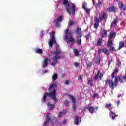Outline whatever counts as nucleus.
I'll list each match as a JSON object with an SVG mask.
<instances>
[{
	"label": "nucleus",
	"instance_id": "38",
	"mask_svg": "<svg viewBox=\"0 0 126 126\" xmlns=\"http://www.w3.org/2000/svg\"><path fill=\"white\" fill-rule=\"evenodd\" d=\"M98 27H99V23H94V28H95V29H98Z\"/></svg>",
	"mask_w": 126,
	"mask_h": 126
},
{
	"label": "nucleus",
	"instance_id": "50",
	"mask_svg": "<svg viewBox=\"0 0 126 126\" xmlns=\"http://www.w3.org/2000/svg\"><path fill=\"white\" fill-rule=\"evenodd\" d=\"M119 81H120V83H123V82H124V80H123V79L120 78L119 79Z\"/></svg>",
	"mask_w": 126,
	"mask_h": 126
},
{
	"label": "nucleus",
	"instance_id": "54",
	"mask_svg": "<svg viewBox=\"0 0 126 126\" xmlns=\"http://www.w3.org/2000/svg\"><path fill=\"white\" fill-rule=\"evenodd\" d=\"M63 125H65V124H66V120H64V121H63Z\"/></svg>",
	"mask_w": 126,
	"mask_h": 126
},
{
	"label": "nucleus",
	"instance_id": "19",
	"mask_svg": "<svg viewBox=\"0 0 126 126\" xmlns=\"http://www.w3.org/2000/svg\"><path fill=\"white\" fill-rule=\"evenodd\" d=\"M119 72V68H115L111 74V78H115V74H117Z\"/></svg>",
	"mask_w": 126,
	"mask_h": 126
},
{
	"label": "nucleus",
	"instance_id": "10",
	"mask_svg": "<svg viewBox=\"0 0 126 126\" xmlns=\"http://www.w3.org/2000/svg\"><path fill=\"white\" fill-rule=\"evenodd\" d=\"M118 4L120 9H122L124 11H126V5L124 4L123 2L119 1L118 2Z\"/></svg>",
	"mask_w": 126,
	"mask_h": 126
},
{
	"label": "nucleus",
	"instance_id": "4",
	"mask_svg": "<svg viewBox=\"0 0 126 126\" xmlns=\"http://www.w3.org/2000/svg\"><path fill=\"white\" fill-rule=\"evenodd\" d=\"M65 34V35L64 38L65 40H67V43L70 42L71 44L73 45V44H74V39H73V38L71 36V32H69V30H66Z\"/></svg>",
	"mask_w": 126,
	"mask_h": 126
},
{
	"label": "nucleus",
	"instance_id": "44",
	"mask_svg": "<svg viewBox=\"0 0 126 126\" xmlns=\"http://www.w3.org/2000/svg\"><path fill=\"white\" fill-rule=\"evenodd\" d=\"M99 20H100V19H98V18H96L94 20V23H99Z\"/></svg>",
	"mask_w": 126,
	"mask_h": 126
},
{
	"label": "nucleus",
	"instance_id": "31",
	"mask_svg": "<svg viewBox=\"0 0 126 126\" xmlns=\"http://www.w3.org/2000/svg\"><path fill=\"white\" fill-rule=\"evenodd\" d=\"M47 106L48 107H50L51 110H54V109L55 108V104H51V103L48 102L47 103Z\"/></svg>",
	"mask_w": 126,
	"mask_h": 126
},
{
	"label": "nucleus",
	"instance_id": "15",
	"mask_svg": "<svg viewBox=\"0 0 126 126\" xmlns=\"http://www.w3.org/2000/svg\"><path fill=\"white\" fill-rule=\"evenodd\" d=\"M48 63H51V59H48V58H45L44 59L43 63V67H46L47 65L48 64Z\"/></svg>",
	"mask_w": 126,
	"mask_h": 126
},
{
	"label": "nucleus",
	"instance_id": "52",
	"mask_svg": "<svg viewBox=\"0 0 126 126\" xmlns=\"http://www.w3.org/2000/svg\"><path fill=\"white\" fill-rule=\"evenodd\" d=\"M65 76V74L64 73L62 74L61 75V77H62V78H63V77H64Z\"/></svg>",
	"mask_w": 126,
	"mask_h": 126
},
{
	"label": "nucleus",
	"instance_id": "58",
	"mask_svg": "<svg viewBox=\"0 0 126 126\" xmlns=\"http://www.w3.org/2000/svg\"><path fill=\"white\" fill-rule=\"evenodd\" d=\"M79 80H82V76H79Z\"/></svg>",
	"mask_w": 126,
	"mask_h": 126
},
{
	"label": "nucleus",
	"instance_id": "14",
	"mask_svg": "<svg viewBox=\"0 0 126 126\" xmlns=\"http://www.w3.org/2000/svg\"><path fill=\"white\" fill-rule=\"evenodd\" d=\"M86 6H87V3L85 2H83L82 8L84 10H85L86 13H88L89 14L90 13L91 10L90 9L86 8Z\"/></svg>",
	"mask_w": 126,
	"mask_h": 126
},
{
	"label": "nucleus",
	"instance_id": "13",
	"mask_svg": "<svg viewBox=\"0 0 126 126\" xmlns=\"http://www.w3.org/2000/svg\"><path fill=\"white\" fill-rule=\"evenodd\" d=\"M107 18H108V14H107V13L104 12L102 16H101L99 18V20L101 22L102 21H104V20H106V19H107Z\"/></svg>",
	"mask_w": 126,
	"mask_h": 126
},
{
	"label": "nucleus",
	"instance_id": "47",
	"mask_svg": "<svg viewBox=\"0 0 126 126\" xmlns=\"http://www.w3.org/2000/svg\"><path fill=\"white\" fill-rule=\"evenodd\" d=\"M84 93H85V94H88V93H89V90H88V89H86V90L84 91Z\"/></svg>",
	"mask_w": 126,
	"mask_h": 126
},
{
	"label": "nucleus",
	"instance_id": "17",
	"mask_svg": "<svg viewBox=\"0 0 126 126\" xmlns=\"http://www.w3.org/2000/svg\"><path fill=\"white\" fill-rule=\"evenodd\" d=\"M107 46L108 47H110V48L109 49V51L110 52H116L117 50L115 49V47H114L113 46H114V43H112V44L111 43H107Z\"/></svg>",
	"mask_w": 126,
	"mask_h": 126
},
{
	"label": "nucleus",
	"instance_id": "8",
	"mask_svg": "<svg viewBox=\"0 0 126 126\" xmlns=\"http://www.w3.org/2000/svg\"><path fill=\"white\" fill-rule=\"evenodd\" d=\"M106 11H108V12H113V13H116V12L118 11V8L115 6V5H112L106 9Z\"/></svg>",
	"mask_w": 126,
	"mask_h": 126
},
{
	"label": "nucleus",
	"instance_id": "12",
	"mask_svg": "<svg viewBox=\"0 0 126 126\" xmlns=\"http://www.w3.org/2000/svg\"><path fill=\"white\" fill-rule=\"evenodd\" d=\"M88 107H86L87 110H88L89 112L91 113V114H94V112H95V108L91 106V104H89Z\"/></svg>",
	"mask_w": 126,
	"mask_h": 126
},
{
	"label": "nucleus",
	"instance_id": "32",
	"mask_svg": "<svg viewBox=\"0 0 126 126\" xmlns=\"http://www.w3.org/2000/svg\"><path fill=\"white\" fill-rule=\"evenodd\" d=\"M87 67L90 68L92 66V62L91 61H88L87 63Z\"/></svg>",
	"mask_w": 126,
	"mask_h": 126
},
{
	"label": "nucleus",
	"instance_id": "26",
	"mask_svg": "<svg viewBox=\"0 0 126 126\" xmlns=\"http://www.w3.org/2000/svg\"><path fill=\"white\" fill-rule=\"evenodd\" d=\"M102 53L105 54V55H106V56H109V51H108V49H107L106 48H102Z\"/></svg>",
	"mask_w": 126,
	"mask_h": 126
},
{
	"label": "nucleus",
	"instance_id": "1",
	"mask_svg": "<svg viewBox=\"0 0 126 126\" xmlns=\"http://www.w3.org/2000/svg\"><path fill=\"white\" fill-rule=\"evenodd\" d=\"M55 54V56H53L52 60V62L51 63L52 65L55 66L57 63H58V60H60V59H62L63 58V56H59L60 54H62V50L60 49V45L58 44H56L55 51L54 52Z\"/></svg>",
	"mask_w": 126,
	"mask_h": 126
},
{
	"label": "nucleus",
	"instance_id": "51",
	"mask_svg": "<svg viewBox=\"0 0 126 126\" xmlns=\"http://www.w3.org/2000/svg\"><path fill=\"white\" fill-rule=\"evenodd\" d=\"M75 65L76 66V67H77V66H79V64L78 63L76 62V63H75Z\"/></svg>",
	"mask_w": 126,
	"mask_h": 126
},
{
	"label": "nucleus",
	"instance_id": "3",
	"mask_svg": "<svg viewBox=\"0 0 126 126\" xmlns=\"http://www.w3.org/2000/svg\"><path fill=\"white\" fill-rule=\"evenodd\" d=\"M57 96V91L55 89L53 90L49 93H44L43 96L42 98V102L43 103L46 102V99H47V97H52L53 101H55V102H58V100L57 99L56 97Z\"/></svg>",
	"mask_w": 126,
	"mask_h": 126
},
{
	"label": "nucleus",
	"instance_id": "2",
	"mask_svg": "<svg viewBox=\"0 0 126 126\" xmlns=\"http://www.w3.org/2000/svg\"><path fill=\"white\" fill-rule=\"evenodd\" d=\"M62 4L63 6H65L66 12H67L68 14H70L71 12L72 14H75V4L74 3H72L70 7V4H69L68 0H63Z\"/></svg>",
	"mask_w": 126,
	"mask_h": 126
},
{
	"label": "nucleus",
	"instance_id": "42",
	"mask_svg": "<svg viewBox=\"0 0 126 126\" xmlns=\"http://www.w3.org/2000/svg\"><path fill=\"white\" fill-rule=\"evenodd\" d=\"M74 21H71L70 22L68 23L69 26H72V25H74Z\"/></svg>",
	"mask_w": 126,
	"mask_h": 126
},
{
	"label": "nucleus",
	"instance_id": "23",
	"mask_svg": "<svg viewBox=\"0 0 126 126\" xmlns=\"http://www.w3.org/2000/svg\"><path fill=\"white\" fill-rule=\"evenodd\" d=\"M124 47H125V42H124V41H120L119 42L118 50H121V49H122V48H124Z\"/></svg>",
	"mask_w": 126,
	"mask_h": 126
},
{
	"label": "nucleus",
	"instance_id": "56",
	"mask_svg": "<svg viewBox=\"0 0 126 126\" xmlns=\"http://www.w3.org/2000/svg\"><path fill=\"white\" fill-rule=\"evenodd\" d=\"M117 106H119V105H120V100H119L118 101H117Z\"/></svg>",
	"mask_w": 126,
	"mask_h": 126
},
{
	"label": "nucleus",
	"instance_id": "55",
	"mask_svg": "<svg viewBox=\"0 0 126 126\" xmlns=\"http://www.w3.org/2000/svg\"><path fill=\"white\" fill-rule=\"evenodd\" d=\"M111 63H112V60H111V61H108V65H110V64H111Z\"/></svg>",
	"mask_w": 126,
	"mask_h": 126
},
{
	"label": "nucleus",
	"instance_id": "16",
	"mask_svg": "<svg viewBox=\"0 0 126 126\" xmlns=\"http://www.w3.org/2000/svg\"><path fill=\"white\" fill-rule=\"evenodd\" d=\"M109 111L110 112L109 113L110 118H112V120H115V119L118 117V115H116V113L111 111V109H109Z\"/></svg>",
	"mask_w": 126,
	"mask_h": 126
},
{
	"label": "nucleus",
	"instance_id": "40",
	"mask_svg": "<svg viewBox=\"0 0 126 126\" xmlns=\"http://www.w3.org/2000/svg\"><path fill=\"white\" fill-rule=\"evenodd\" d=\"M103 3H104V1H101L98 0V5L99 7H101V6H102V4H103Z\"/></svg>",
	"mask_w": 126,
	"mask_h": 126
},
{
	"label": "nucleus",
	"instance_id": "63",
	"mask_svg": "<svg viewBox=\"0 0 126 126\" xmlns=\"http://www.w3.org/2000/svg\"><path fill=\"white\" fill-rule=\"evenodd\" d=\"M98 109H99V107L98 106L95 107V110H98Z\"/></svg>",
	"mask_w": 126,
	"mask_h": 126
},
{
	"label": "nucleus",
	"instance_id": "24",
	"mask_svg": "<svg viewBox=\"0 0 126 126\" xmlns=\"http://www.w3.org/2000/svg\"><path fill=\"white\" fill-rule=\"evenodd\" d=\"M117 23H118V20L117 19V18L114 19L113 21L111 23L110 25L111 28H112V27H113L114 25H116Z\"/></svg>",
	"mask_w": 126,
	"mask_h": 126
},
{
	"label": "nucleus",
	"instance_id": "11",
	"mask_svg": "<svg viewBox=\"0 0 126 126\" xmlns=\"http://www.w3.org/2000/svg\"><path fill=\"white\" fill-rule=\"evenodd\" d=\"M51 117H50V113H47L46 117V121L44 122V125L45 126H47V124H49L51 122Z\"/></svg>",
	"mask_w": 126,
	"mask_h": 126
},
{
	"label": "nucleus",
	"instance_id": "43",
	"mask_svg": "<svg viewBox=\"0 0 126 126\" xmlns=\"http://www.w3.org/2000/svg\"><path fill=\"white\" fill-rule=\"evenodd\" d=\"M101 61V60H100V59L99 58H97L96 59V63H97V64H100V62Z\"/></svg>",
	"mask_w": 126,
	"mask_h": 126
},
{
	"label": "nucleus",
	"instance_id": "49",
	"mask_svg": "<svg viewBox=\"0 0 126 126\" xmlns=\"http://www.w3.org/2000/svg\"><path fill=\"white\" fill-rule=\"evenodd\" d=\"M98 55H101V53H102V49H99L98 50Z\"/></svg>",
	"mask_w": 126,
	"mask_h": 126
},
{
	"label": "nucleus",
	"instance_id": "9",
	"mask_svg": "<svg viewBox=\"0 0 126 126\" xmlns=\"http://www.w3.org/2000/svg\"><path fill=\"white\" fill-rule=\"evenodd\" d=\"M63 20V15H61L57 17V21L56 23V26L57 27H60V23Z\"/></svg>",
	"mask_w": 126,
	"mask_h": 126
},
{
	"label": "nucleus",
	"instance_id": "6",
	"mask_svg": "<svg viewBox=\"0 0 126 126\" xmlns=\"http://www.w3.org/2000/svg\"><path fill=\"white\" fill-rule=\"evenodd\" d=\"M105 81V86H107V84L109 85V88L111 89V90H114L116 87L117 86V83H115L114 81L112 80L107 79Z\"/></svg>",
	"mask_w": 126,
	"mask_h": 126
},
{
	"label": "nucleus",
	"instance_id": "48",
	"mask_svg": "<svg viewBox=\"0 0 126 126\" xmlns=\"http://www.w3.org/2000/svg\"><path fill=\"white\" fill-rule=\"evenodd\" d=\"M69 82H70L69 80H65V84H69Z\"/></svg>",
	"mask_w": 126,
	"mask_h": 126
},
{
	"label": "nucleus",
	"instance_id": "62",
	"mask_svg": "<svg viewBox=\"0 0 126 126\" xmlns=\"http://www.w3.org/2000/svg\"><path fill=\"white\" fill-rule=\"evenodd\" d=\"M122 94H119L117 96L118 98H120V97H121Z\"/></svg>",
	"mask_w": 126,
	"mask_h": 126
},
{
	"label": "nucleus",
	"instance_id": "5",
	"mask_svg": "<svg viewBox=\"0 0 126 126\" xmlns=\"http://www.w3.org/2000/svg\"><path fill=\"white\" fill-rule=\"evenodd\" d=\"M51 38L49 42V48H52L54 44H57V41H56V37H55V32H53L52 31L50 33Z\"/></svg>",
	"mask_w": 126,
	"mask_h": 126
},
{
	"label": "nucleus",
	"instance_id": "37",
	"mask_svg": "<svg viewBox=\"0 0 126 126\" xmlns=\"http://www.w3.org/2000/svg\"><path fill=\"white\" fill-rule=\"evenodd\" d=\"M64 104L65 107H68V105H69V101H67V100H65L64 101Z\"/></svg>",
	"mask_w": 126,
	"mask_h": 126
},
{
	"label": "nucleus",
	"instance_id": "34",
	"mask_svg": "<svg viewBox=\"0 0 126 126\" xmlns=\"http://www.w3.org/2000/svg\"><path fill=\"white\" fill-rule=\"evenodd\" d=\"M58 78V74L54 73L52 76V80H57Z\"/></svg>",
	"mask_w": 126,
	"mask_h": 126
},
{
	"label": "nucleus",
	"instance_id": "39",
	"mask_svg": "<svg viewBox=\"0 0 126 126\" xmlns=\"http://www.w3.org/2000/svg\"><path fill=\"white\" fill-rule=\"evenodd\" d=\"M96 97H97V98H99V94L97 93L94 94L92 96L93 98L94 99L96 98Z\"/></svg>",
	"mask_w": 126,
	"mask_h": 126
},
{
	"label": "nucleus",
	"instance_id": "30",
	"mask_svg": "<svg viewBox=\"0 0 126 126\" xmlns=\"http://www.w3.org/2000/svg\"><path fill=\"white\" fill-rule=\"evenodd\" d=\"M101 72V71L98 70L97 73L96 74H95V76L94 77V80H97L98 79V78L99 77V74H100V73Z\"/></svg>",
	"mask_w": 126,
	"mask_h": 126
},
{
	"label": "nucleus",
	"instance_id": "35",
	"mask_svg": "<svg viewBox=\"0 0 126 126\" xmlns=\"http://www.w3.org/2000/svg\"><path fill=\"white\" fill-rule=\"evenodd\" d=\"M85 38L86 39L87 41H89V38H91V35L90 32H89V33L85 36Z\"/></svg>",
	"mask_w": 126,
	"mask_h": 126
},
{
	"label": "nucleus",
	"instance_id": "33",
	"mask_svg": "<svg viewBox=\"0 0 126 126\" xmlns=\"http://www.w3.org/2000/svg\"><path fill=\"white\" fill-rule=\"evenodd\" d=\"M120 78H121V77L120 76H116L115 77V80H114L115 83L117 84L118 82H119Z\"/></svg>",
	"mask_w": 126,
	"mask_h": 126
},
{
	"label": "nucleus",
	"instance_id": "45",
	"mask_svg": "<svg viewBox=\"0 0 126 126\" xmlns=\"http://www.w3.org/2000/svg\"><path fill=\"white\" fill-rule=\"evenodd\" d=\"M76 34H79V27H77V30L75 32Z\"/></svg>",
	"mask_w": 126,
	"mask_h": 126
},
{
	"label": "nucleus",
	"instance_id": "27",
	"mask_svg": "<svg viewBox=\"0 0 126 126\" xmlns=\"http://www.w3.org/2000/svg\"><path fill=\"white\" fill-rule=\"evenodd\" d=\"M102 42H103V39L98 38L97 41L96 46H101L102 45Z\"/></svg>",
	"mask_w": 126,
	"mask_h": 126
},
{
	"label": "nucleus",
	"instance_id": "46",
	"mask_svg": "<svg viewBox=\"0 0 126 126\" xmlns=\"http://www.w3.org/2000/svg\"><path fill=\"white\" fill-rule=\"evenodd\" d=\"M103 75L102 73H99V78L101 80L102 79V78L103 77Z\"/></svg>",
	"mask_w": 126,
	"mask_h": 126
},
{
	"label": "nucleus",
	"instance_id": "41",
	"mask_svg": "<svg viewBox=\"0 0 126 126\" xmlns=\"http://www.w3.org/2000/svg\"><path fill=\"white\" fill-rule=\"evenodd\" d=\"M73 52L75 56H78L79 55L78 50H77V49H73Z\"/></svg>",
	"mask_w": 126,
	"mask_h": 126
},
{
	"label": "nucleus",
	"instance_id": "57",
	"mask_svg": "<svg viewBox=\"0 0 126 126\" xmlns=\"http://www.w3.org/2000/svg\"><path fill=\"white\" fill-rule=\"evenodd\" d=\"M123 79L126 80V73L125 76H123Z\"/></svg>",
	"mask_w": 126,
	"mask_h": 126
},
{
	"label": "nucleus",
	"instance_id": "53",
	"mask_svg": "<svg viewBox=\"0 0 126 126\" xmlns=\"http://www.w3.org/2000/svg\"><path fill=\"white\" fill-rule=\"evenodd\" d=\"M121 61H120V60H118V65H119V66L121 65Z\"/></svg>",
	"mask_w": 126,
	"mask_h": 126
},
{
	"label": "nucleus",
	"instance_id": "60",
	"mask_svg": "<svg viewBox=\"0 0 126 126\" xmlns=\"http://www.w3.org/2000/svg\"><path fill=\"white\" fill-rule=\"evenodd\" d=\"M79 45H81V39L80 38L79 40Z\"/></svg>",
	"mask_w": 126,
	"mask_h": 126
},
{
	"label": "nucleus",
	"instance_id": "59",
	"mask_svg": "<svg viewBox=\"0 0 126 126\" xmlns=\"http://www.w3.org/2000/svg\"><path fill=\"white\" fill-rule=\"evenodd\" d=\"M93 4H95V0H92Z\"/></svg>",
	"mask_w": 126,
	"mask_h": 126
},
{
	"label": "nucleus",
	"instance_id": "7",
	"mask_svg": "<svg viewBox=\"0 0 126 126\" xmlns=\"http://www.w3.org/2000/svg\"><path fill=\"white\" fill-rule=\"evenodd\" d=\"M116 35L117 33H116V32H111L108 36L107 43L113 44V43H114L115 41V38H116Z\"/></svg>",
	"mask_w": 126,
	"mask_h": 126
},
{
	"label": "nucleus",
	"instance_id": "36",
	"mask_svg": "<svg viewBox=\"0 0 126 126\" xmlns=\"http://www.w3.org/2000/svg\"><path fill=\"white\" fill-rule=\"evenodd\" d=\"M112 107V104L111 103H106L105 105V107L106 108V109H109Z\"/></svg>",
	"mask_w": 126,
	"mask_h": 126
},
{
	"label": "nucleus",
	"instance_id": "21",
	"mask_svg": "<svg viewBox=\"0 0 126 126\" xmlns=\"http://www.w3.org/2000/svg\"><path fill=\"white\" fill-rule=\"evenodd\" d=\"M107 35H108L107 31L105 29H103V31H102V33H101L102 38H105V37H107Z\"/></svg>",
	"mask_w": 126,
	"mask_h": 126
},
{
	"label": "nucleus",
	"instance_id": "29",
	"mask_svg": "<svg viewBox=\"0 0 126 126\" xmlns=\"http://www.w3.org/2000/svg\"><path fill=\"white\" fill-rule=\"evenodd\" d=\"M35 53L36 54H39V55H42L43 54V50L41 49L37 48L35 50Z\"/></svg>",
	"mask_w": 126,
	"mask_h": 126
},
{
	"label": "nucleus",
	"instance_id": "64",
	"mask_svg": "<svg viewBox=\"0 0 126 126\" xmlns=\"http://www.w3.org/2000/svg\"><path fill=\"white\" fill-rule=\"evenodd\" d=\"M77 43H78V44H79V39H78V40H77Z\"/></svg>",
	"mask_w": 126,
	"mask_h": 126
},
{
	"label": "nucleus",
	"instance_id": "61",
	"mask_svg": "<svg viewBox=\"0 0 126 126\" xmlns=\"http://www.w3.org/2000/svg\"><path fill=\"white\" fill-rule=\"evenodd\" d=\"M47 72H48V70H45L44 71V73H47Z\"/></svg>",
	"mask_w": 126,
	"mask_h": 126
},
{
	"label": "nucleus",
	"instance_id": "28",
	"mask_svg": "<svg viewBox=\"0 0 126 126\" xmlns=\"http://www.w3.org/2000/svg\"><path fill=\"white\" fill-rule=\"evenodd\" d=\"M88 85L91 86V87L93 86V80H92V79L88 80Z\"/></svg>",
	"mask_w": 126,
	"mask_h": 126
},
{
	"label": "nucleus",
	"instance_id": "20",
	"mask_svg": "<svg viewBox=\"0 0 126 126\" xmlns=\"http://www.w3.org/2000/svg\"><path fill=\"white\" fill-rule=\"evenodd\" d=\"M57 83H58V82H55V83H53L49 89V91H51V90H52V88H56Z\"/></svg>",
	"mask_w": 126,
	"mask_h": 126
},
{
	"label": "nucleus",
	"instance_id": "18",
	"mask_svg": "<svg viewBox=\"0 0 126 126\" xmlns=\"http://www.w3.org/2000/svg\"><path fill=\"white\" fill-rule=\"evenodd\" d=\"M70 99L71 100L72 102L73 103V111L75 110V98H74V97L72 95H70Z\"/></svg>",
	"mask_w": 126,
	"mask_h": 126
},
{
	"label": "nucleus",
	"instance_id": "25",
	"mask_svg": "<svg viewBox=\"0 0 126 126\" xmlns=\"http://www.w3.org/2000/svg\"><path fill=\"white\" fill-rule=\"evenodd\" d=\"M74 121L75 125H78L79 124V119H78V116L77 115H75V119Z\"/></svg>",
	"mask_w": 126,
	"mask_h": 126
},
{
	"label": "nucleus",
	"instance_id": "22",
	"mask_svg": "<svg viewBox=\"0 0 126 126\" xmlns=\"http://www.w3.org/2000/svg\"><path fill=\"white\" fill-rule=\"evenodd\" d=\"M65 114H66V110H64L63 112H60L59 114H58V118L63 117V115H65Z\"/></svg>",
	"mask_w": 126,
	"mask_h": 126
}]
</instances>
